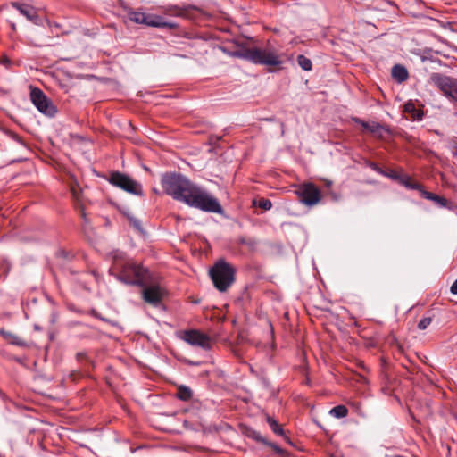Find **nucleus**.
I'll return each instance as SVG.
<instances>
[{"label": "nucleus", "mask_w": 457, "mask_h": 457, "mask_svg": "<svg viewBox=\"0 0 457 457\" xmlns=\"http://www.w3.org/2000/svg\"><path fill=\"white\" fill-rule=\"evenodd\" d=\"M92 274H93V275L95 276V278L97 279V276H98V275L96 274V271H93V272H92Z\"/></svg>", "instance_id": "nucleus-34"}, {"label": "nucleus", "mask_w": 457, "mask_h": 457, "mask_svg": "<svg viewBox=\"0 0 457 457\" xmlns=\"http://www.w3.org/2000/svg\"><path fill=\"white\" fill-rule=\"evenodd\" d=\"M392 77L399 83L405 81L408 79L407 69L400 64H395L392 68Z\"/></svg>", "instance_id": "nucleus-13"}, {"label": "nucleus", "mask_w": 457, "mask_h": 457, "mask_svg": "<svg viewBox=\"0 0 457 457\" xmlns=\"http://www.w3.org/2000/svg\"><path fill=\"white\" fill-rule=\"evenodd\" d=\"M239 243H240V244H246V242H245V238H240V239H239Z\"/></svg>", "instance_id": "nucleus-33"}, {"label": "nucleus", "mask_w": 457, "mask_h": 457, "mask_svg": "<svg viewBox=\"0 0 457 457\" xmlns=\"http://www.w3.org/2000/svg\"><path fill=\"white\" fill-rule=\"evenodd\" d=\"M258 206L265 211L270 210L272 207V203L269 199L261 198L258 202Z\"/></svg>", "instance_id": "nucleus-24"}, {"label": "nucleus", "mask_w": 457, "mask_h": 457, "mask_svg": "<svg viewBox=\"0 0 457 457\" xmlns=\"http://www.w3.org/2000/svg\"><path fill=\"white\" fill-rule=\"evenodd\" d=\"M10 343L19 346H25L26 343L16 335L12 334V337L9 339Z\"/></svg>", "instance_id": "nucleus-25"}, {"label": "nucleus", "mask_w": 457, "mask_h": 457, "mask_svg": "<svg viewBox=\"0 0 457 457\" xmlns=\"http://www.w3.org/2000/svg\"><path fill=\"white\" fill-rule=\"evenodd\" d=\"M400 183L409 189L419 190L420 193L423 189V187L420 184L411 182V178L409 176H403L402 178H400Z\"/></svg>", "instance_id": "nucleus-18"}, {"label": "nucleus", "mask_w": 457, "mask_h": 457, "mask_svg": "<svg viewBox=\"0 0 457 457\" xmlns=\"http://www.w3.org/2000/svg\"><path fill=\"white\" fill-rule=\"evenodd\" d=\"M86 355H87L86 353H79L77 354V358H78L79 361H80V360L86 358Z\"/></svg>", "instance_id": "nucleus-31"}, {"label": "nucleus", "mask_w": 457, "mask_h": 457, "mask_svg": "<svg viewBox=\"0 0 457 457\" xmlns=\"http://www.w3.org/2000/svg\"><path fill=\"white\" fill-rule=\"evenodd\" d=\"M329 413L335 418L341 419V418H345L347 416L348 410L345 405H337V406L333 407L329 411Z\"/></svg>", "instance_id": "nucleus-20"}, {"label": "nucleus", "mask_w": 457, "mask_h": 457, "mask_svg": "<svg viewBox=\"0 0 457 457\" xmlns=\"http://www.w3.org/2000/svg\"><path fill=\"white\" fill-rule=\"evenodd\" d=\"M108 181L114 187H117L129 194L143 195L141 184L124 173L114 171L111 173Z\"/></svg>", "instance_id": "nucleus-5"}, {"label": "nucleus", "mask_w": 457, "mask_h": 457, "mask_svg": "<svg viewBox=\"0 0 457 457\" xmlns=\"http://www.w3.org/2000/svg\"><path fill=\"white\" fill-rule=\"evenodd\" d=\"M432 322L431 317H424L418 323V328L420 330L426 329Z\"/></svg>", "instance_id": "nucleus-23"}, {"label": "nucleus", "mask_w": 457, "mask_h": 457, "mask_svg": "<svg viewBox=\"0 0 457 457\" xmlns=\"http://www.w3.org/2000/svg\"><path fill=\"white\" fill-rule=\"evenodd\" d=\"M11 4L13 8L19 11L21 15L25 16L28 21L34 23L37 22L38 15L33 6L26 4H20L18 2H12Z\"/></svg>", "instance_id": "nucleus-12"}, {"label": "nucleus", "mask_w": 457, "mask_h": 457, "mask_svg": "<svg viewBox=\"0 0 457 457\" xmlns=\"http://www.w3.org/2000/svg\"><path fill=\"white\" fill-rule=\"evenodd\" d=\"M154 192L155 194H159V191H158L157 189H155V188H154Z\"/></svg>", "instance_id": "nucleus-35"}, {"label": "nucleus", "mask_w": 457, "mask_h": 457, "mask_svg": "<svg viewBox=\"0 0 457 457\" xmlns=\"http://www.w3.org/2000/svg\"><path fill=\"white\" fill-rule=\"evenodd\" d=\"M450 291L453 295H457V279L451 286Z\"/></svg>", "instance_id": "nucleus-30"}, {"label": "nucleus", "mask_w": 457, "mask_h": 457, "mask_svg": "<svg viewBox=\"0 0 457 457\" xmlns=\"http://www.w3.org/2000/svg\"><path fill=\"white\" fill-rule=\"evenodd\" d=\"M161 184L164 193L176 201L207 212L222 213L223 212L217 198L181 173L162 174Z\"/></svg>", "instance_id": "nucleus-1"}, {"label": "nucleus", "mask_w": 457, "mask_h": 457, "mask_svg": "<svg viewBox=\"0 0 457 457\" xmlns=\"http://www.w3.org/2000/svg\"><path fill=\"white\" fill-rule=\"evenodd\" d=\"M430 82L436 86L445 96L457 97V79L434 72L430 75Z\"/></svg>", "instance_id": "nucleus-8"}, {"label": "nucleus", "mask_w": 457, "mask_h": 457, "mask_svg": "<svg viewBox=\"0 0 457 457\" xmlns=\"http://www.w3.org/2000/svg\"><path fill=\"white\" fill-rule=\"evenodd\" d=\"M266 420H267V423L269 424V426L270 427L271 430L276 435H278L281 436H284L283 428H281V426L278 423V421L274 418H272L270 416H267Z\"/></svg>", "instance_id": "nucleus-19"}, {"label": "nucleus", "mask_w": 457, "mask_h": 457, "mask_svg": "<svg viewBox=\"0 0 457 457\" xmlns=\"http://www.w3.org/2000/svg\"><path fill=\"white\" fill-rule=\"evenodd\" d=\"M129 220V224L136 229L137 230L138 232L140 233H143L144 232V229H143V227H142V223L141 221L133 217V216H129L128 217Z\"/></svg>", "instance_id": "nucleus-22"}, {"label": "nucleus", "mask_w": 457, "mask_h": 457, "mask_svg": "<svg viewBox=\"0 0 457 457\" xmlns=\"http://www.w3.org/2000/svg\"><path fill=\"white\" fill-rule=\"evenodd\" d=\"M246 435L248 437L257 441V442H260V443H262L264 445H270L272 448H274L276 451H280V448L276 445H273V444H270L262 435L260 432L253 429V428H249L247 429L246 431Z\"/></svg>", "instance_id": "nucleus-16"}, {"label": "nucleus", "mask_w": 457, "mask_h": 457, "mask_svg": "<svg viewBox=\"0 0 457 457\" xmlns=\"http://www.w3.org/2000/svg\"><path fill=\"white\" fill-rule=\"evenodd\" d=\"M420 195L428 200L433 201L436 204L440 207H445L447 205V199L445 197L439 196L434 193L426 191L424 188L420 192Z\"/></svg>", "instance_id": "nucleus-14"}, {"label": "nucleus", "mask_w": 457, "mask_h": 457, "mask_svg": "<svg viewBox=\"0 0 457 457\" xmlns=\"http://www.w3.org/2000/svg\"><path fill=\"white\" fill-rule=\"evenodd\" d=\"M404 111L406 112H415V106L412 103H407L404 104Z\"/></svg>", "instance_id": "nucleus-26"}, {"label": "nucleus", "mask_w": 457, "mask_h": 457, "mask_svg": "<svg viewBox=\"0 0 457 457\" xmlns=\"http://www.w3.org/2000/svg\"><path fill=\"white\" fill-rule=\"evenodd\" d=\"M210 277L220 292H225L235 281L236 270L224 260H219L210 269Z\"/></svg>", "instance_id": "nucleus-4"}, {"label": "nucleus", "mask_w": 457, "mask_h": 457, "mask_svg": "<svg viewBox=\"0 0 457 457\" xmlns=\"http://www.w3.org/2000/svg\"><path fill=\"white\" fill-rule=\"evenodd\" d=\"M295 193L299 201L307 206L317 204L321 198L319 188L312 183H305L298 186Z\"/></svg>", "instance_id": "nucleus-9"}, {"label": "nucleus", "mask_w": 457, "mask_h": 457, "mask_svg": "<svg viewBox=\"0 0 457 457\" xmlns=\"http://www.w3.org/2000/svg\"><path fill=\"white\" fill-rule=\"evenodd\" d=\"M355 121L361 124V126L364 129H366L367 130H369L370 132H371L373 134L381 136L383 131H386V128L378 122L369 123L366 121H361L359 119H355Z\"/></svg>", "instance_id": "nucleus-15"}, {"label": "nucleus", "mask_w": 457, "mask_h": 457, "mask_svg": "<svg viewBox=\"0 0 457 457\" xmlns=\"http://www.w3.org/2000/svg\"><path fill=\"white\" fill-rule=\"evenodd\" d=\"M176 395L181 401H189L193 392L188 386L181 385L178 387Z\"/></svg>", "instance_id": "nucleus-17"}, {"label": "nucleus", "mask_w": 457, "mask_h": 457, "mask_svg": "<svg viewBox=\"0 0 457 457\" xmlns=\"http://www.w3.org/2000/svg\"><path fill=\"white\" fill-rule=\"evenodd\" d=\"M370 167L377 172L380 173V174H385V172L376 164V163H371L370 164Z\"/></svg>", "instance_id": "nucleus-29"}, {"label": "nucleus", "mask_w": 457, "mask_h": 457, "mask_svg": "<svg viewBox=\"0 0 457 457\" xmlns=\"http://www.w3.org/2000/svg\"><path fill=\"white\" fill-rule=\"evenodd\" d=\"M232 56L251 62L253 64L264 66H280L282 60L278 51L271 46L264 47H244L234 51Z\"/></svg>", "instance_id": "nucleus-2"}, {"label": "nucleus", "mask_w": 457, "mask_h": 457, "mask_svg": "<svg viewBox=\"0 0 457 457\" xmlns=\"http://www.w3.org/2000/svg\"><path fill=\"white\" fill-rule=\"evenodd\" d=\"M30 99L37 109L46 116L52 118L56 114V107L41 89L32 87L30 90Z\"/></svg>", "instance_id": "nucleus-7"}, {"label": "nucleus", "mask_w": 457, "mask_h": 457, "mask_svg": "<svg viewBox=\"0 0 457 457\" xmlns=\"http://www.w3.org/2000/svg\"><path fill=\"white\" fill-rule=\"evenodd\" d=\"M297 63L303 71H309L312 70V61L304 55H299L297 57Z\"/></svg>", "instance_id": "nucleus-21"}, {"label": "nucleus", "mask_w": 457, "mask_h": 457, "mask_svg": "<svg viewBox=\"0 0 457 457\" xmlns=\"http://www.w3.org/2000/svg\"><path fill=\"white\" fill-rule=\"evenodd\" d=\"M181 339L190 345L197 346L204 350H210L212 347L210 337L197 329L183 331Z\"/></svg>", "instance_id": "nucleus-10"}, {"label": "nucleus", "mask_w": 457, "mask_h": 457, "mask_svg": "<svg viewBox=\"0 0 457 457\" xmlns=\"http://www.w3.org/2000/svg\"><path fill=\"white\" fill-rule=\"evenodd\" d=\"M2 63L5 66H8L10 63H11V61L8 59V58H4L3 61H2Z\"/></svg>", "instance_id": "nucleus-32"}, {"label": "nucleus", "mask_w": 457, "mask_h": 457, "mask_svg": "<svg viewBox=\"0 0 457 457\" xmlns=\"http://www.w3.org/2000/svg\"><path fill=\"white\" fill-rule=\"evenodd\" d=\"M110 274L117 280L133 286H145L149 280V271L136 262H127L122 264L116 262Z\"/></svg>", "instance_id": "nucleus-3"}, {"label": "nucleus", "mask_w": 457, "mask_h": 457, "mask_svg": "<svg viewBox=\"0 0 457 457\" xmlns=\"http://www.w3.org/2000/svg\"><path fill=\"white\" fill-rule=\"evenodd\" d=\"M129 19L137 24H142L154 28H171L173 24L167 22L162 16L146 13L140 11H129L128 12Z\"/></svg>", "instance_id": "nucleus-6"}, {"label": "nucleus", "mask_w": 457, "mask_h": 457, "mask_svg": "<svg viewBox=\"0 0 457 457\" xmlns=\"http://www.w3.org/2000/svg\"><path fill=\"white\" fill-rule=\"evenodd\" d=\"M0 335H2L7 340H9L11 337H12V333L5 331L4 329L0 330Z\"/></svg>", "instance_id": "nucleus-28"}, {"label": "nucleus", "mask_w": 457, "mask_h": 457, "mask_svg": "<svg viewBox=\"0 0 457 457\" xmlns=\"http://www.w3.org/2000/svg\"><path fill=\"white\" fill-rule=\"evenodd\" d=\"M140 287H143L142 298L145 303L154 306H157L161 303L164 296V291L160 286L147 285L146 283L145 286Z\"/></svg>", "instance_id": "nucleus-11"}, {"label": "nucleus", "mask_w": 457, "mask_h": 457, "mask_svg": "<svg viewBox=\"0 0 457 457\" xmlns=\"http://www.w3.org/2000/svg\"><path fill=\"white\" fill-rule=\"evenodd\" d=\"M12 29H15V25H14V24H12Z\"/></svg>", "instance_id": "nucleus-36"}, {"label": "nucleus", "mask_w": 457, "mask_h": 457, "mask_svg": "<svg viewBox=\"0 0 457 457\" xmlns=\"http://www.w3.org/2000/svg\"><path fill=\"white\" fill-rule=\"evenodd\" d=\"M385 176H387L389 178H392L393 179H395V180H398L400 182V178H402L403 176H400L398 174H396L395 172H390V173H386L385 172L384 174Z\"/></svg>", "instance_id": "nucleus-27"}]
</instances>
